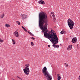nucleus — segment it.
Returning <instances> with one entry per match:
<instances>
[{"label":"nucleus","mask_w":80,"mask_h":80,"mask_svg":"<svg viewBox=\"0 0 80 80\" xmlns=\"http://www.w3.org/2000/svg\"><path fill=\"white\" fill-rule=\"evenodd\" d=\"M39 16V27L41 29L43 30L44 36L47 38L49 39L56 35L57 34L55 33V31L52 29L48 33H47L48 31L47 30V22L48 21V19L47 14L44 12H40Z\"/></svg>","instance_id":"obj_1"},{"label":"nucleus","mask_w":80,"mask_h":80,"mask_svg":"<svg viewBox=\"0 0 80 80\" xmlns=\"http://www.w3.org/2000/svg\"><path fill=\"white\" fill-rule=\"evenodd\" d=\"M42 73L45 77V78L47 80H52V76L50 74L49 72L47 71V67H45L42 69Z\"/></svg>","instance_id":"obj_2"},{"label":"nucleus","mask_w":80,"mask_h":80,"mask_svg":"<svg viewBox=\"0 0 80 80\" xmlns=\"http://www.w3.org/2000/svg\"><path fill=\"white\" fill-rule=\"evenodd\" d=\"M49 39L53 44V45H52V47L55 48V44H57L58 42V38L57 35Z\"/></svg>","instance_id":"obj_3"},{"label":"nucleus","mask_w":80,"mask_h":80,"mask_svg":"<svg viewBox=\"0 0 80 80\" xmlns=\"http://www.w3.org/2000/svg\"><path fill=\"white\" fill-rule=\"evenodd\" d=\"M26 66L25 68L23 69L24 74L25 75H29V72H30V68L28 67H30V64H27L25 65Z\"/></svg>","instance_id":"obj_4"},{"label":"nucleus","mask_w":80,"mask_h":80,"mask_svg":"<svg viewBox=\"0 0 80 80\" xmlns=\"http://www.w3.org/2000/svg\"><path fill=\"white\" fill-rule=\"evenodd\" d=\"M68 24L71 30L73 29L74 26V22L71 19H68Z\"/></svg>","instance_id":"obj_5"},{"label":"nucleus","mask_w":80,"mask_h":80,"mask_svg":"<svg viewBox=\"0 0 80 80\" xmlns=\"http://www.w3.org/2000/svg\"><path fill=\"white\" fill-rule=\"evenodd\" d=\"M21 17H22V20H23V19H25L28 17L27 15L25 14H21Z\"/></svg>","instance_id":"obj_6"},{"label":"nucleus","mask_w":80,"mask_h":80,"mask_svg":"<svg viewBox=\"0 0 80 80\" xmlns=\"http://www.w3.org/2000/svg\"><path fill=\"white\" fill-rule=\"evenodd\" d=\"M77 38H74L72 39V42L73 43H77Z\"/></svg>","instance_id":"obj_7"},{"label":"nucleus","mask_w":80,"mask_h":80,"mask_svg":"<svg viewBox=\"0 0 80 80\" xmlns=\"http://www.w3.org/2000/svg\"><path fill=\"white\" fill-rule=\"evenodd\" d=\"M13 34L14 36L16 37H19V35H18V32L17 31H15L14 32Z\"/></svg>","instance_id":"obj_8"},{"label":"nucleus","mask_w":80,"mask_h":80,"mask_svg":"<svg viewBox=\"0 0 80 80\" xmlns=\"http://www.w3.org/2000/svg\"><path fill=\"white\" fill-rule=\"evenodd\" d=\"M38 3H39V4H41V5H44L45 3V2L42 0H40L39 1H38Z\"/></svg>","instance_id":"obj_9"},{"label":"nucleus","mask_w":80,"mask_h":80,"mask_svg":"<svg viewBox=\"0 0 80 80\" xmlns=\"http://www.w3.org/2000/svg\"><path fill=\"white\" fill-rule=\"evenodd\" d=\"M57 75V80H60L61 79V75L59 74H58Z\"/></svg>","instance_id":"obj_10"},{"label":"nucleus","mask_w":80,"mask_h":80,"mask_svg":"<svg viewBox=\"0 0 80 80\" xmlns=\"http://www.w3.org/2000/svg\"><path fill=\"white\" fill-rule=\"evenodd\" d=\"M72 48V45H69L67 48L68 50L70 51L71 50Z\"/></svg>","instance_id":"obj_11"},{"label":"nucleus","mask_w":80,"mask_h":80,"mask_svg":"<svg viewBox=\"0 0 80 80\" xmlns=\"http://www.w3.org/2000/svg\"><path fill=\"white\" fill-rule=\"evenodd\" d=\"M12 44L13 45H15V43H16V42H15V40L12 39Z\"/></svg>","instance_id":"obj_12"},{"label":"nucleus","mask_w":80,"mask_h":80,"mask_svg":"<svg viewBox=\"0 0 80 80\" xmlns=\"http://www.w3.org/2000/svg\"><path fill=\"white\" fill-rule=\"evenodd\" d=\"M51 14H52V17H53V18H55V15H54V12H51Z\"/></svg>","instance_id":"obj_13"},{"label":"nucleus","mask_w":80,"mask_h":80,"mask_svg":"<svg viewBox=\"0 0 80 80\" xmlns=\"http://www.w3.org/2000/svg\"><path fill=\"white\" fill-rule=\"evenodd\" d=\"M3 17H4V14L1 15L0 16L1 18H3Z\"/></svg>","instance_id":"obj_14"},{"label":"nucleus","mask_w":80,"mask_h":80,"mask_svg":"<svg viewBox=\"0 0 80 80\" xmlns=\"http://www.w3.org/2000/svg\"><path fill=\"white\" fill-rule=\"evenodd\" d=\"M16 23L18 25H20V22L18 21H16Z\"/></svg>","instance_id":"obj_15"},{"label":"nucleus","mask_w":80,"mask_h":80,"mask_svg":"<svg viewBox=\"0 0 80 80\" xmlns=\"http://www.w3.org/2000/svg\"><path fill=\"white\" fill-rule=\"evenodd\" d=\"M5 26L6 27H8V28L10 27V25L7 24H6L5 25Z\"/></svg>","instance_id":"obj_16"},{"label":"nucleus","mask_w":80,"mask_h":80,"mask_svg":"<svg viewBox=\"0 0 80 80\" xmlns=\"http://www.w3.org/2000/svg\"><path fill=\"white\" fill-rule=\"evenodd\" d=\"M59 45H55V47L56 48H59Z\"/></svg>","instance_id":"obj_17"},{"label":"nucleus","mask_w":80,"mask_h":80,"mask_svg":"<svg viewBox=\"0 0 80 80\" xmlns=\"http://www.w3.org/2000/svg\"><path fill=\"white\" fill-rule=\"evenodd\" d=\"M31 44L32 46H33V45H34V43H33V42H32L31 43Z\"/></svg>","instance_id":"obj_18"},{"label":"nucleus","mask_w":80,"mask_h":80,"mask_svg":"<svg viewBox=\"0 0 80 80\" xmlns=\"http://www.w3.org/2000/svg\"><path fill=\"white\" fill-rule=\"evenodd\" d=\"M64 65H65V67H68V64H67V63H65L64 64Z\"/></svg>","instance_id":"obj_19"},{"label":"nucleus","mask_w":80,"mask_h":80,"mask_svg":"<svg viewBox=\"0 0 80 80\" xmlns=\"http://www.w3.org/2000/svg\"><path fill=\"white\" fill-rule=\"evenodd\" d=\"M29 34H31L32 36H34V35H33V33H32V32H31Z\"/></svg>","instance_id":"obj_20"},{"label":"nucleus","mask_w":80,"mask_h":80,"mask_svg":"<svg viewBox=\"0 0 80 80\" xmlns=\"http://www.w3.org/2000/svg\"><path fill=\"white\" fill-rule=\"evenodd\" d=\"M17 77L18 78H19V79H20L21 80H22V78H20V77H18V76H17Z\"/></svg>","instance_id":"obj_21"},{"label":"nucleus","mask_w":80,"mask_h":80,"mask_svg":"<svg viewBox=\"0 0 80 80\" xmlns=\"http://www.w3.org/2000/svg\"><path fill=\"white\" fill-rule=\"evenodd\" d=\"M3 40L0 39V42H3Z\"/></svg>","instance_id":"obj_22"},{"label":"nucleus","mask_w":80,"mask_h":80,"mask_svg":"<svg viewBox=\"0 0 80 80\" xmlns=\"http://www.w3.org/2000/svg\"><path fill=\"white\" fill-rule=\"evenodd\" d=\"M61 34H63V31H62L61 32Z\"/></svg>","instance_id":"obj_23"},{"label":"nucleus","mask_w":80,"mask_h":80,"mask_svg":"<svg viewBox=\"0 0 80 80\" xmlns=\"http://www.w3.org/2000/svg\"><path fill=\"white\" fill-rule=\"evenodd\" d=\"M24 30L25 32H27V29H25V28H24Z\"/></svg>","instance_id":"obj_24"},{"label":"nucleus","mask_w":80,"mask_h":80,"mask_svg":"<svg viewBox=\"0 0 80 80\" xmlns=\"http://www.w3.org/2000/svg\"><path fill=\"white\" fill-rule=\"evenodd\" d=\"M31 39H32V40H35V38H34L33 37H32L31 38Z\"/></svg>","instance_id":"obj_25"},{"label":"nucleus","mask_w":80,"mask_h":80,"mask_svg":"<svg viewBox=\"0 0 80 80\" xmlns=\"http://www.w3.org/2000/svg\"><path fill=\"white\" fill-rule=\"evenodd\" d=\"M22 28H23V30L25 28H24V27H23V26H22Z\"/></svg>","instance_id":"obj_26"},{"label":"nucleus","mask_w":80,"mask_h":80,"mask_svg":"<svg viewBox=\"0 0 80 80\" xmlns=\"http://www.w3.org/2000/svg\"><path fill=\"white\" fill-rule=\"evenodd\" d=\"M63 34L65 33H66V32H65V31H63Z\"/></svg>","instance_id":"obj_27"},{"label":"nucleus","mask_w":80,"mask_h":80,"mask_svg":"<svg viewBox=\"0 0 80 80\" xmlns=\"http://www.w3.org/2000/svg\"><path fill=\"white\" fill-rule=\"evenodd\" d=\"M28 33H29V34L31 33V32H30V31H28Z\"/></svg>","instance_id":"obj_28"},{"label":"nucleus","mask_w":80,"mask_h":80,"mask_svg":"<svg viewBox=\"0 0 80 80\" xmlns=\"http://www.w3.org/2000/svg\"><path fill=\"white\" fill-rule=\"evenodd\" d=\"M48 47H50V45H48Z\"/></svg>","instance_id":"obj_29"},{"label":"nucleus","mask_w":80,"mask_h":80,"mask_svg":"<svg viewBox=\"0 0 80 80\" xmlns=\"http://www.w3.org/2000/svg\"><path fill=\"white\" fill-rule=\"evenodd\" d=\"M78 78L79 80H80V76Z\"/></svg>","instance_id":"obj_30"},{"label":"nucleus","mask_w":80,"mask_h":80,"mask_svg":"<svg viewBox=\"0 0 80 80\" xmlns=\"http://www.w3.org/2000/svg\"><path fill=\"white\" fill-rule=\"evenodd\" d=\"M56 18H54L53 20H55Z\"/></svg>","instance_id":"obj_31"}]
</instances>
